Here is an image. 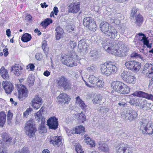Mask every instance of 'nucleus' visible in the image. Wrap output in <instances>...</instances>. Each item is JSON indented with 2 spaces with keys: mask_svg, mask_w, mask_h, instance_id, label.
<instances>
[{
  "mask_svg": "<svg viewBox=\"0 0 153 153\" xmlns=\"http://www.w3.org/2000/svg\"><path fill=\"white\" fill-rule=\"evenodd\" d=\"M118 68L114 63L108 61L100 65V72L103 75L108 76L115 74L117 71Z\"/></svg>",
  "mask_w": 153,
  "mask_h": 153,
  "instance_id": "obj_1",
  "label": "nucleus"
},
{
  "mask_svg": "<svg viewBox=\"0 0 153 153\" xmlns=\"http://www.w3.org/2000/svg\"><path fill=\"white\" fill-rule=\"evenodd\" d=\"M62 59H64L63 63L68 67H70L76 66V65L75 62L79 61L81 58L76 55L74 51H70L67 54L61 56Z\"/></svg>",
  "mask_w": 153,
  "mask_h": 153,
  "instance_id": "obj_2",
  "label": "nucleus"
},
{
  "mask_svg": "<svg viewBox=\"0 0 153 153\" xmlns=\"http://www.w3.org/2000/svg\"><path fill=\"white\" fill-rule=\"evenodd\" d=\"M88 82L83 79L85 85L88 88H103L104 82L102 79L94 75H90L88 78Z\"/></svg>",
  "mask_w": 153,
  "mask_h": 153,
  "instance_id": "obj_3",
  "label": "nucleus"
},
{
  "mask_svg": "<svg viewBox=\"0 0 153 153\" xmlns=\"http://www.w3.org/2000/svg\"><path fill=\"white\" fill-rule=\"evenodd\" d=\"M100 28L101 31L108 36L114 37L116 36L117 31L114 30L113 27L110 26L109 24L106 22H102L100 25Z\"/></svg>",
  "mask_w": 153,
  "mask_h": 153,
  "instance_id": "obj_4",
  "label": "nucleus"
},
{
  "mask_svg": "<svg viewBox=\"0 0 153 153\" xmlns=\"http://www.w3.org/2000/svg\"><path fill=\"white\" fill-rule=\"evenodd\" d=\"M138 126L140 131L144 134L152 135L153 133V128L150 125H148V122L146 119H142Z\"/></svg>",
  "mask_w": 153,
  "mask_h": 153,
  "instance_id": "obj_5",
  "label": "nucleus"
},
{
  "mask_svg": "<svg viewBox=\"0 0 153 153\" xmlns=\"http://www.w3.org/2000/svg\"><path fill=\"white\" fill-rule=\"evenodd\" d=\"M143 72L146 74V77L150 79L149 86L153 85V65L146 63L143 67Z\"/></svg>",
  "mask_w": 153,
  "mask_h": 153,
  "instance_id": "obj_6",
  "label": "nucleus"
},
{
  "mask_svg": "<svg viewBox=\"0 0 153 153\" xmlns=\"http://www.w3.org/2000/svg\"><path fill=\"white\" fill-rule=\"evenodd\" d=\"M121 77L126 83L134 84L136 82V77L131 72L124 71L121 74Z\"/></svg>",
  "mask_w": 153,
  "mask_h": 153,
  "instance_id": "obj_7",
  "label": "nucleus"
},
{
  "mask_svg": "<svg viewBox=\"0 0 153 153\" xmlns=\"http://www.w3.org/2000/svg\"><path fill=\"white\" fill-rule=\"evenodd\" d=\"M34 123L33 119H30L29 121H27L25 126L26 134L30 138L33 136L36 132L37 131Z\"/></svg>",
  "mask_w": 153,
  "mask_h": 153,
  "instance_id": "obj_8",
  "label": "nucleus"
},
{
  "mask_svg": "<svg viewBox=\"0 0 153 153\" xmlns=\"http://www.w3.org/2000/svg\"><path fill=\"white\" fill-rule=\"evenodd\" d=\"M105 51L109 54L116 56L124 57L127 55L128 49V48H107Z\"/></svg>",
  "mask_w": 153,
  "mask_h": 153,
  "instance_id": "obj_9",
  "label": "nucleus"
},
{
  "mask_svg": "<svg viewBox=\"0 0 153 153\" xmlns=\"http://www.w3.org/2000/svg\"><path fill=\"white\" fill-rule=\"evenodd\" d=\"M56 82L58 85L64 88L65 90L71 89L72 84L68 79L64 76H62L56 79Z\"/></svg>",
  "mask_w": 153,
  "mask_h": 153,
  "instance_id": "obj_10",
  "label": "nucleus"
},
{
  "mask_svg": "<svg viewBox=\"0 0 153 153\" xmlns=\"http://www.w3.org/2000/svg\"><path fill=\"white\" fill-rule=\"evenodd\" d=\"M48 140L50 143L55 147H61L64 143V139L61 136H50Z\"/></svg>",
  "mask_w": 153,
  "mask_h": 153,
  "instance_id": "obj_11",
  "label": "nucleus"
},
{
  "mask_svg": "<svg viewBox=\"0 0 153 153\" xmlns=\"http://www.w3.org/2000/svg\"><path fill=\"white\" fill-rule=\"evenodd\" d=\"M125 65L127 69L134 72L139 71L141 66V65L139 62L134 60L126 61Z\"/></svg>",
  "mask_w": 153,
  "mask_h": 153,
  "instance_id": "obj_12",
  "label": "nucleus"
},
{
  "mask_svg": "<svg viewBox=\"0 0 153 153\" xmlns=\"http://www.w3.org/2000/svg\"><path fill=\"white\" fill-rule=\"evenodd\" d=\"M16 88L20 100H22L27 97L28 90L25 85L21 84H17Z\"/></svg>",
  "mask_w": 153,
  "mask_h": 153,
  "instance_id": "obj_13",
  "label": "nucleus"
},
{
  "mask_svg": "<svg viewBox=\"0 0 153 153\" xmlns=\"http://www.w3.org/2000/svg\"><path fill=\"white\" fill-rule=\"evenodd\" d=\"M58 119L55 117H52L47 121V125L49 129L52 130H56L58 128Z\"/></svg>",
  "mask_w": 153,
  "mask_h": 153,
  "instance_id": "obj_14",
  "label": "nucleus"
},
{
  "mask_svg": "<svg viewBox=\"0 0 153 153\" xmlns=\"http://www.w3.org/2000/svg\"><path fill=\"white\" fill-rule=\"evenodd\" d=\"M57 100L59 104H68L71 100V98L68 94L64 93H62L58 96Z\"/></svg>",
  "mask_w": 153,
  "mask_h": 153,
  "instance_id": "obj_15",
  "label": "nucleus"
},
{
  "mask_svg": "<svg viewBox=\"0 0 153 153\" xmlns=\"http://www.w3.org/2000/svg\"><path fill=\"white\" fill-rule=\"evenodd\" d=\"M2 85L5 93L7 94H10L14 89L13 84L9 82L5 81L2 82Z\"/></svg>",
  "mask_w": 153,
  "mask_h": 153,
  "instance_id": "obj_16",
  "label": "nucleus"
},
{
  "mask_svg": "<svg viewBox=\"0 0 153 153\" xmlns=\"http://www.w3.org/2000/svg\"><path fill=\"white\" fill-rule=\"evenodd\" d=\"M138 116L137 112L131 109L127 112L125 119H128L130 121H134L137 119Z\"/></svg>",
  "mask_w": 153,
  "mask_h": 153,
  "instance_id": "obj_17",
  "label": "nucleus"
},
{
  "mask_svg": "<svg viewBox=\"0 0 153 153\" xmlns=\"http://www.w3.org/2000/svg\"><path fill=\"white\" fill-rule=\"evenodd\" d=\"M31 102L32 107L36 110L39 109L42 104L41 98L37 95H36L35 97Z\"/></svg>",
  "mask_w": 153,
  "mask_h": 153,
  "instance_id": "obj_18",
  "label": "nucleus"
},
{
  "mask_svg": "<svg viewBox=\"0 0 153 153\" xmlns=\"http://www.w3.org/2000/svg\"><path fill=\"white\" fill-rule=\"evenodd\" d=\"M80 10V4L79 2L72 3L68 7V12L73 13H77Z\"/></svg>",
  "mask_w": 153,
  "mask_h": 153,
  "instance_id": "obj_19",
  "label": "nucleus"
},
{
  "mask_svg": "<svg viewBox=\"0 0 153 153\" xmlns=\"http://www.w3.org/2000/svg\"><path fill=\"white\" fill-rule=\"evenodd\" d=\"M139 36L138 39L140 40V42L143 43V46L146 45L148 48L152 47V44L149 43V41L144 34L142 33H139L138 34Z\"/></svg>",
  "mask_w": 153,
  "mask_h": 153,
  "instance_id": "obj_20",
  "label": "nucleus"
},
{
  "mask_svg": "<svg viewBox=\"0 0 153 153\" xmlns=\"http://www.w3.org/2000/svg\"><path fill=\"white\" fill-rule=\"evenodd\" d=\"M123 83V82L119 81H115L112 82L111 87L113 90L111 91V93L113 94L114 91L117 92Z\"/></svg>",
  "mask_w": 153,
  "mask_h": 153,
  "instance_id": "obj_21",
  "label": "nucleus"
},
{
  "mask_svg": "<svg viewBox=\"0 0 153 153\" xmlns=\"http://www.w3.org/2000/svg\"><path fill=\"white\" fill-rule=\"evenodd\" d=\"M130 88L127 85L123 83L120 88L117 92L123 95L127 94L129 93Z\"/></svg>",
  "mask_w": 153,
  "mask_h": 153,
  "instance_id": "obj_22",
  "label": "nucleus"
},
{
  "mask_svg": "<svg viewBox=\"0 0 153 153\" xmlns=\"http://www.w3.org/2000/svg\"><path fill=\"white\" fill-rule=\"evenodd\" d=\"M2 141L7 144H11L12 143L13 137L6 132H3L1 134Z\"/></svg>",
  "mask_w": 153,
  "mask_h": 153,
  "instance_id": "obj_23",
  "label": "nucleus"
},
{
  "mask_svg": "<svg viewBox=\"0 0 153 153\" xmlns=\"http://www.w3.org/2000/svg\"><path fill=\"white\" fill-rule=\"evenodd\" d=\"M92 102L94 104H97L101 105L105 101L103 100V97L101 94H97L94 96Z\"/></svg>",
  "mask_w": 153,
  "mask_h": 153,
  "instance_id": "obj_24",
  "label": "nucleus"
},
{
  "mask_svg": "<svg viewBox=\"0 0 153 153\" xmlns=\"http://www.w3.org/2000/svg\"><path fill=\"white\" fill-rule=\"evenodd\" d=\"M116 153H132V152L129 147L120 145L117 147Z\"/></svg>",
  "mask_w": 153,
  "mask_h": 153,
  "instance_id": "obj_25",
  "label": "nucleus"
},
{
  "mask_svg": "<svg viewBox=\"0 0 153 153\" xmlns=\"http://www.w3.org/2000/svg\"><path fill=\"white\" fill-rule=\"evenodd\" d=\"M76 99V103L79 105V107L84 111L86 112L87 106V105H85L84 102L81 99L79 96H77Z\"/></svg>",
  "mask_w": 153,
  "mask_h": 153,
  "instance_id": "obj_26",
  "label": "nucleus"
},
{
  "mask_svg": "<svg viewBox=\"0 0 153 153\" xmlns=\"http://www.w3.org/2000/svg\"><path fill=\"white\" fill-rule=\"evenodd\" d=\"M72 131L73 134H80L85 132V128L80 125L73 128Z\"/></svg>",
  "mask_w": 153,
  "mask_h": 153,
  "instance_id": "obj_27",
  "label": "nucleus"
},
{
  "mask_svg": "<svg viewBox=\"0 0 153 153\" xmlns=\"http://www.w3.org/2000/svg\"><path fill=\"white\" fill-rule=\"evenodd\" d=\"M0 74L1 77L4 79L6 80L9 79V76L7 70L4 67L2 66L1 68Z\"/></svg>",
  "mask_w": 153,
  "mask_h": 153,
  "instance_id": "obj_28",
  "label": "nucleus"
},
{
  "mask_svg": "<svg viewBox=\"0 0 153 153\" xmlns=\"http://www.w3.org/2000/svg\"><path fill=\"white\" fill-rule=\"evenodd\" d=\"M55 31L56 39L57 40L59 39L62 37V34L64 33L63 29L60 27H58L56 28Z\"/></svg>",
  "mask_w": 153,
  "mask_h": 153,
  "instance_id": "obj_29",
  "label": "nucleus"
},
{
  "mask_svg": "<svg viewBox=\"0 0 153 153\" xmlns=\"http://www.w3.org/2000/svg\"><path fill=\"white\" fill-rule=\"evenodd\" d=\"M151 105L150 103H149L147 101L145 100L141 102L140 104V106L145 110H149L151 109Z\"/></svg>",
  "mask_w": 153,
  "mask_h": 153,
  "instance_id": "obj_30",
  "label": "nucleus"
},
{
  "mask_svg": "<svg viewBox=\"0 0 153 153\" xmlns=\"http://www.w3.org/2000/svg\"><path fill=\"white\" fill-rule=\"evenodd\" d=\"M135 17L134 19L135 25L136 26H140L143 23V19L142 16L139 14L137 16H135Z\"/></svg>",
  "mask_w": 153,
  "mask_h": 153,
  "instance_id": "obj_31",
  "label": "nucleus"
},
{
  "mask_svg": "<svg viewBox=\"0 0 153 153\" xmlns=\"http://www.w3.org/2000/svg\"><path fill=\"white\" fill-rule=\"evenodd\" d=\"M98 149L100 151H103L105 152H109L108 146L107 144L104 143H101L99 144Z\"/></svg>",
  "mask_w": 153,
  "mask_h": 153,
  "instance_id": "obj_32",
  "label": "nucleus"
},
{
  "mask_svg": "<svg viewBox=\"0 0 153 153\" xmlns=\"http://www.w3.org/2000/svg\"><path fill=\"white\" fill-rule=\"evenodd\" d=\"M7 115L4 111L0 112V126L3 127L6 121Z\"/></svg>",
  "mask_w": 153,
  "mask_h": 153,
  "instance_id": "obj_33",
  "label": "nucleus"
},
{
  "mask_svg": "<svg viewBox=\"0 0 153 153\" xmlns=\"http://www.w3.org/2000/svg\"><path fill=\"white\" fill-rule=\"evenodd\" d=\"M44 107L43 106L41 107V108L39 111L36 113L35 115V119L38 122H39L40 121V119L42 117V112L44 111Z\"/></svg>",
  "mask_w": 153,
  "mask_h": 153,
  "instance_id": "obj_34",
  "label": "nucleus"
},
{
  "mask_svg": "<svg viewBox=\"0 0 153 153\" xmlns=\"http://www.w3.org/2000/svg\"><path fill=\"white\" fill-rule=\"evenodd\" d=\"M90 56L91 59L97 58L99 56V52L95 49H94L90 51Z\"/></svg>",
  "mask_w": 153,
  "mask_h": 153,
  "instance_id": "obj_35",
  "label": "nucleus"
},
{
  "mask_svg": "<svg viewBox=\"0 0 153 153\" xmlns=\"http://www.w3.org/2000/svg\"><path fill=\"white\" fill-rule=\"evenodd\" d=\"M94 20V19L90 16L85 17L83 19V24L86 27Z\"/></svg>",
  "mask_w": 153,
  "mask_h": 153,
  "instance_id": "obj_36",
  "label": "nucleus"
},
{
  "mask_svg": "<svg viewBox=\"0 0 153 153\" xmlns=\"http://www.w3.org/2000/svg\"><path fill=\"white\" fill-rule=\"evenodd\" d=\"M31 35L28 33H25L21 37L22 40L24 42H27L30 41L31 39Z\"/></svg>",
  "mask_w": 153,
  "mask_h": 153,
  "instance_id": "obj_37",
  "label": "nucleus"
},
{
  "mask_svg": "<svg viewBox=\"0 0 153 153\" xmlns=\"http://www.w3.org/2000/svg\"><path fill=\"white\" fill-rule=\"evenodd\" d=\"M88 45L84 39L81 40L78 42V48H88Z\"/></svg>",
  "mask_w": 153,
  "mask_h": 153,
  "instance_id": "obj_38",
  "label": "nucleus"
},
{
  "mask_svg": "<svg viewBox=\"0 0 153 153\" xmlns=\"http://www.w3.org/2000/svg\"><path fill=\"white\" fill-rule=\"evenodd\" d=\"M96 27L97 26L94 20L86 27L91 30L95 31L96 30Z\"/></svg>",
  "mask_w": 153,
  "mask_h": 153,
  "instance_id": "obj_39",
  "label": "nucleus"
},
{
  "mask_svg": "<svg viewBox=\"0 0 153 153\" xmlns=\"http://www.w3.org/2000/svg\"><path fill=\"white\" fill-rule=\"evenodd\" d=\"M146 93H144L141 91H136L134 93L132 94V95L134 96H136L140 97H142L144 98L145 95L146 94Z\"/></svg>",
  "mask_w": 153,
  "mask_h": 153,
  "instance_id": "obj_40",
  "label": "nucleus"
},
{
  "mask_svg": "<svg viewBox=\"0 0 153 153\" xmlns=\"http://www.w3.org/2000/svg\"><path fill=\"white\" fill-rule=\"evenodd\" d=\"M35 80L34 77L33 76H29L28 77L27 79V82L28 83L29 86H32L34 84V82Z\"/></svg>",
  "mask_w": 153,
  "mask_h": 153,
  "instance_id": "obj_41",
  "label": "nucleus"
},
{
  "mask_svg": "<svg viewBox=\"0 0 153 153\" xmlns=\"http://www.w3.org/2000/svg\"><path fill=\"white\" fill-rule=\"evenodd\" d=\"M14 153H30V151L27 147H24L21 151H15Z\"/></svg>",
  "mask_w": 153,
  "mask_h": 153,
  "instance_id": "obj_42",
  "label": "nucleus"
},
{
  "mask_svg": "<svg viewBox=\"0 0 153 153\" xmlns=\"http://www.w3.org/2000/svg\"><path fill=\"white\" fill-rule=\"evenodd\" d=\"M78 118L82 123L86 120L85 114H83L82 112L79 114Z\"/></svg>",
  "mask_w": 153,
  "mask_h": 153,
  "instance_id": "obj_43",
  "label": "nucleus"
},
{
  "mask_svg": "<svg viewBox=\"0 0 153 153\" xmlns=\"http://www.w3.org/2000/svg\"><path fill=\"white\" fill-rule=\"evenodd\" d=\"M76 151L77 153H83L84 152L82 150V149H81V146L79 144H77L75 145Z\"/></svg>",
  "mask_w": 153,
  "mask_h": 153,
  "instance_id": "obj_44",
  "label": "nucleus"
},
{
  "mask_svg": "<svg viewBox=\"0 0 153 153\" xmlns=\"http://www.w3.org/2000/svg\"><path fill=\"white\" fill-rule=\"evenodd\" d=\"M138 9L136 8H133L131 11V16L134 17L137 15L138 13H137Z\"/></svg>",
  "mask_w": 153,
  "mask_h": 153,
  "instance_id": "obj_45",
  "label": "nucleus"
},
{
  "mask_svg": "<svg viewBox=\"0 0 153 153\" xmlns=\"http://www.w3.org/2000/svg\"><path fill=\"white\" fill-rule=\"evenodd\" d=\"M13 114L9 110L7 113V120L8 122H10L12 119Z\"/></svg>",
  "mask_w": 153,
  "mask_h": 153,
  "instance_id": "obj_46",
  "label": "nucleus"
},
{
  "mask_svg": "<svg viewBox=\"0 0 153 153\" xmlns=\"http://www.w3.org/2000/svg\"><path fill=\"white\" fill-rule=\"evenodd\" d=\"M38 130H39L40 133L42 134L46 131V128L45 125H41L39 126Z\"/></svg>",
  "mask_w": 153,
  "mask_h": 153,
  "instance_id": "obj_47",
  "label": "nucleus"
},
{
  "mask_svg": "<svg viewBox=\"0 0 153 153\" xmlns=\"http://www.w3.org/2000/svg\"><path fill=\"white\" fill-rule=\"evenodd\" d=\"M35 66L33 64L30 63L27 66V70L30 71H33Z\"/></svg>",
  "mask_w": 153,
  "mask_h": 153,
  "instance_id": "obj_48",
  "label": "nucleus"
},
{
  "mask_svg": "<svg viewBox=\"0 0 153 153\" xmlns=\"http://www.w3.org/2000/svg\"><path fill=\"white\" fill-rule=\"evenodd\" d=\"M141 56L140 54H138L137 53L134 52L133 53H132L130 55V57L132 58H140Z\"/></svg>",
  "mask_w": 153,
  "mask_h": 153,
  "instance_id": "obj_49",
  "label": "nucleus"
},
{
  "mask_svg": "<svg viewBox=\"0 0 153 153\" xmlns=\"http://www.w3.org/2000/svg\"><path fill=\"white\" fill-rule=\"evenodd\" d=\"M32 108H27L25 111H24L23 113V115L24 117H26L32 111Z\"/></svg>",
  "mask_w": 153,
  "mask_h": 153,
  "instance_id": "obj_50",
  "label": "nucleus"
},
{
  "mask_svg": "<svg viewBox=\"0 0 153 153\" xmlns=\"http://www.w3.org/2000/svg\"><path fill=\"white\" fill-rule=\"evenodd\" d=\"M144 98L153 101V95L152 94H149L147 93H146L145 96H144Z\"/></svg>",
  "mask_w": 153,
  "mask_h": 153,
  "instance_id": "obj_51",
  "label": "nucleus"
},
{
  "mask_svg": "<svg viewBox=\"0 0 153 153\" xmlns=\"http://www.w3.org/2000/svg\"><path fill=\"white\" fill-rule=\"evenodd\" d=\"M4 53V56H6L8 55L9 53L8 48H4L3 50V52L0 53V56H1L3 55V53Z\"/></svg>",
  "mask_w": 153,
  "mask_h": 153,
  "instance_id": "obj_52",
  "label": "nucleus"
},
{
  "mask_svg": "<svg viewBox=\"0 0 153 153\" xmlns=\"http://www.w3.org/2000/svg\"><path fill=\"white\" fill-rule=\"evenodd\" d=\"M35 58L38 60L40 61L42 59V56L41 53H37L35 55Z\"/></svg>",
  "mask_w": 153,
  "mask_h": 153,
  "instance_id": "obj_53",
  "label": "nucleus"
},
{
  "mask_svg": "<svg viewBox=\"0 0 153 153\" xmlns=\"http://www.w3.org/2000/svg\"><path fill=\"white\" fill-rule=\"evenodd\" d=\"M84 140L85 141V143H88V142L92 140L89 137L88 135L86 134L84 135Z\"/></svg>",
  "mask_w": 153,
  "mask_h": 153,
  "instance_id": "obj_54",
  "label": "nucleus"
},
{
  "mask_svg": "<svg viewBox=\"0 0 153 153\" xmlns=\"http://www.w3.org/2000/svg\"><path fill=\"white\" fill-rule=\"evenodd\" d=\"M118 48H124L125 46L124 44L121 41L119 42L117 44Z\"/></svg>",
  "mask_w": 153,
  "mask_h": 153,
  "instance_id": "obj_55",
  "label": "nucleus"
},
{
  "mask_svg": "<svg viewBox=\"0 0 153 153\" xmlns=\"http://www.w3.org/2000/svg\"><path fill=\"white\" fill-rule=\"evenodd\" d=\"M86 144L87 145L90 146L91 147H94L95 146L94 141L93 140L89 142L88 143H87Z\"/></svg>",
  "mask_w": 153,
  "mask_h": 153,
  "instance_id": "obj_56",
  "label": "nucleus"
},
{
  "mask_svg": "<svg viewBox=\"0 0 153 153\" xmlns=\"http://www.w3.org/2000/svg\"><path fill=\"white\" fill-rule=\"evenodd\" d=\"M15 71H14V73L15 75L19 76L20 74H19V68L18 67H15Z\"/></svg>",
  "mask_w": 153,
  "mask_h": 153,
  "instance_id": "obj_57",
  "label": "nucleus"
},
{
  "mask_svg": "<svg viewBox=\"0 0 153 153\" xmlns=\"http://www.w3.org/2000/svg\"><path fill=\"white\" fill-rule=\"evenodd\" d=\"M41 25L44 28H46L47 26L49 25V23H47L45 20L43 21L42 22Z\"/></svg>",
  "mask_w": 153,
  "mask_h": 153,
  "instance_id": "obj_58",
  "label": "nucleus"
},
{
  "mask_svg": "<svg viewBox=\"0 0 153 153\" xmlns=\"http://www.w3.org/2000/svg\"><path fill=\"white\" fill-rule=\"evenodd\" d=\"M25 19L27 21H30L32 19V17L31 15H27L25 17Z\"/></svg>",
  "mask_w": 153,
  "mask_h": 153,
  "instance_id": "obj_59",
  "label": "nucleus"
},
{
  "mask_svg": "<svg viewBox=\"0 0 153 153\" xmlns=\"http://www.w3.org/2000/svg\"><path fill=\"white\" fill-rule=\"evenodd\" d=\"M70 45L71 48H75L76 46V44L75 42H71Z\"/></svg>",
  "mask_w": 153,
  "mask_h": 153,
  "instance_id": "obj_60",
  "label": "nucleus"
},
{
  "mask_svg": "<svg viewBox=\"0 0 153 153\" xmlns=\"http://www.w3.org/2000/svg\"><path fill=\"white\" fill-rule=\"evenodd\" d=\"M104 110V111H103V113H104L105 112L107 113L109 111L108 108H104L103 107H101L100 110V111H101V110Z\"/></svg>",
  "mask_w": 153,
  "mask_h": 153,
  "instance_id": "obj_61",
  "label": "nucleus"
},
{
  "mask_svg": "<svg viewBox=\"0 0 153 153\" xmlns=\"http://www.w3.org/2000/svg\"><path fill=\"white\" fill-rule=\"evenodd\" d=\"M47 41L45 40L43 41L42 42V48H45L47 46Z\"/></svg>",
  "mask_w": 153,
  "mask_h": 153,
  "instance_id": "obj_62",
  "label": "nucleus"
},
{
  "mask_svg": "<svg viewBox=\"0 0 153 153\" xmlns=\"http://www.w3.org/2000/svg\"><path fill=\"white\" fill-rule=\"evenodd\" d=\"M53 11L55 14L56 16L57 15V13L59 12L58 9L57 7H54L53 9Z\"/></svg>",
  "mask_w": 153,
  "mask_h": 153,
  "instance_id": "obj_63",
  "label": "nucleus"
},
{
  "mask_svg": "<svg viewBox=\"0 0 153 153\" xmlns=\"http://www.w3.org/2000/svg\"><path fill=\"white\" fill-rule=\"evenodd\" d=\"M129 102L130 104L132 105H134L136 103L135 100L134 98L130 100Z\"/></svg>",
  "mask_w": 153,
  "mask_h": 153,
  "instance_id": "obj_64",
  "label": "nucleus"
}]
</instances>
